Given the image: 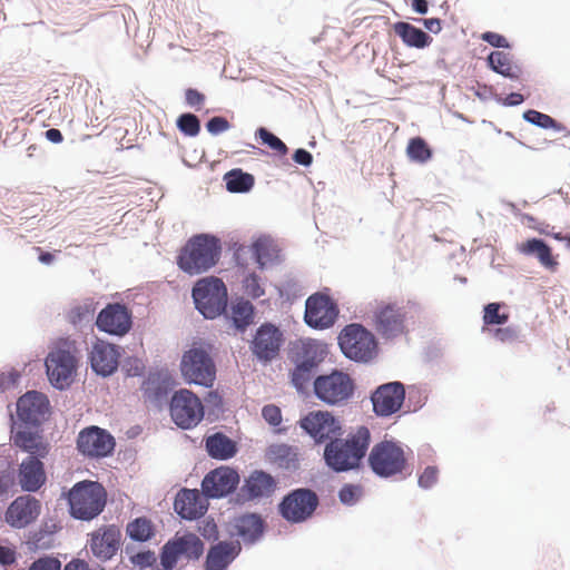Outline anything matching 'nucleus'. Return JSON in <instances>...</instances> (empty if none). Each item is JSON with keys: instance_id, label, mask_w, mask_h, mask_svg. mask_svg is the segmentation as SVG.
I'll return each instance as SVG.
<instances>
[{"instance_id": "8", "label": "nucleus", "mask_w": 570, "mask_h": 570, "mask_svg": "<svg viewBox=\"0 0 570 570\" xmlns=\"http://www.w3.org/2000/svg\"><path fill=\"white\" fill-rule=\"evenodd\" d=\"M180 371L184 379L194 384L212 386L216 379V366L209 352L191 347L181 357Z\"/></svg>"}, {"instance_id": "50", "label": "nucleus", "mask_w": 570, "mask_h": 570, "mask_svg": "<svg viewBox=\"0 0 570 570\" xmlns=\"http://www.w3.org/2000/svg\"><path fill=\"white\" fill-rule=\"evenodd\" d=\"M244 292L252 298H258L264 295L265 291L261 285L259 277L255 274H249L243 282Z\"/></svg>"}, {"instance_id": "48", "label": "nucleus", "mask_w": 570, "mask_h": 570, "mask_svg": "<svg viewBox=\"0 0 570 570\" xmlns=\"http://www.w3.org/2000/svg\"><path fill=\"white\" fill-rule=\"evenodd\" d=\"M523 118L528 122H531V124H533L538 127L544 128V129L559 128L558 122L552 117H550L549 115L542 114L540 111L533 110V109L527 110L523 114Z\"/></svg>"}, {"instance_id": "3", "label": "nucleus", "mask_w": 570, "mask_h": 570, "mask_svg": "<svg viewBox=\"0 0 570 570\" xmlns=\"http://www.w3.org/2000/svg\"><path fill=\"white\" fill-rule=\"evenodd\" d=\"M219 255L220 246L215 237L196 235L181 248L177 264L185 273L197 275L215 266Z\"/></svg>"}, {"instance_id": "20", "label": "nucleus", "mask_w": 570, "mask_h": 570, "mask_svg": "<svg viewBox=\"0 0 570 570\" xmlns=\"http://www.w3.org/2000/svg\"><path fill=\"white\" fill-rule=\"evenodd\" d=\"M283 343V333L273 324H263L252 341L253 354L263 362L275 358Z\"/></svg>"}, {"instance_id": "42", "label": "nucleus", "mask_w": 570, "mask_h": 570, "mask_svg": "<svg viewBox=\"0 0 570 570\" xmlns=\"http://www.w3.org/2000/svg\"><path fill=\"white\" fill-rule=\"evenodd\" d=\"M315 372L316 368L297 361L292 372V382L298 391H304L312 382Z\"/></svg>"}, {"instance_id": "59", "label": "nucleus", "mask_w": 570, "mask_h": 570, "mask_svg": "<svg viewBox=\"0 0 570 570\" xmlns=\"http://www.w3.org/2000/svg\"><path fill=\"white\" fill-rule=\"evenodd\" d=\"M293 159L295 163L307 167L312 164L313 156L309 151H307L303 148H299V149L295 150V153L293 155Z\"/></svg>"}, {"instance_id": "37", "label": "nucleus", "mask_w": 570, "mask_h": 570, "mask_svg": "<svg viewBox=\"0 0 570 570\" xmlns=\"http://www.w3.org/2000/svg\"><path fill=\"white\" fill-rule=\"evenodd\" d=\"M255 259L261 268L278 258V248L274 242L267 237H259L252 245Z\"/></svg>"}, {"instance_id": "27", "label": "nucleus", "mask_w": 570, "mask_h": 570, "mask_svg": "<svg viewBox=\"0 0 570 570\" xmlns=\"http://www.w3.org/2000/svg\"><path fill=\"white\" fill-rule=\"evenodd\" d=\"M12 442L16 446L36 459H43L48 455L50 445L38 432H32L28 428L19 429L12 435Z\"/></svg>"}, {"instance_id": "34", "label": "nucleus", "mask_w": 570, "mask_h": 570, "mask_svg": "<svg viewBox=\"0 0 570 570\" xmlns=\"http://www.w3.org/2000/svg\"><path fill=\"white\" fill-rule=\"evenodd\" d=\"M268 460L279 468L291 469L297 465V451L287 444H273L267 449Z\"/></svg>"}, {"instance_id": "25", "label": "nucleus", "mask_w": 570, "mask_h": 570, "mask_svg": "<svg viewBox=\"0 0 570 570\" xmlns=\"http://www.w3.org/2000/svg\"><path fill=\"white\" fill-rule=\"evenodd\" d=\"M120 530L116 525L99 529L92 534L90 549L101 560L111 559L120 544Z\"/></svg>"}, {"instance_id": "56", "label": "nucleus", "mask_w": 570, "mask_h": 570, "mask_svg": "<svg viewBox=\"0 0 570 570\" xmlns=\"http://www.w3.org/2000/svg\"><path fill=\"white\" fill-rule=\"evenodd\" d=\"M263 417L274 426H277L282 422V413L278 406L269 404L265 405L262 410Z\"/></svg>"}, {"instance_id": "45", "label": "nucleus", "mask_w": 570, "mask_h": 570, "mask_svg": "<svg viewBox=\"0 0 570 570\" xmlns=\"http://www.w3.org/2000/svg\"><path fill=\"white\" fill-rule=\"evenodd\" d=\"M177 128L189 137H195L200 131V121L194 114H183L177 118Z\"/></svg>"}, {"instance_id": "57", "label": "nucleus", "mask_w": 570, "mask_h": 570, "mask_svg": "<svg viewBox=\"0 0 570 570\" xmlns=\"http://www.w3.org/2000/svg\"><path fill=\"white\" fill-rule=\"evenodd\" d=\"M482 39L497 48H505L509 46L507 39L503 36L495 32H484L482 35Z\"/></svg>"}, {"instance_id": "53", "label": "nucleus", "mask_w": 570, "mask_h": 570, "mask_svg": "<svg viewBox=\"0 0 570 570\" xmlns=\"http://www.w3.org/2000/svg\"><path fill=\"white\" fill-rule=\"evenodd\" d=\"M439 476V470L436 466H426L419 476V485L424 489L433 487Z\"/></svg>"}, {"instance_id": "54", "label": "nucleus", "mask_w": 570, "mask_h": 570, "mask_svg": "<svg viewBox=\"0 0 570 570\" xmlns=\"http://www.w3.org/2000/svg\"><path fill=\"white\" fill-rule=\"evenodd\" d=\"M29 570H61V563L56 558H39L35 562H32Z\"/></svg>"}, {"instance_id": "26", "label": "nucleus", "mask_w": 570, "mask_h": 570, "mask_svg": "<svg viewBox=\"0 0 570 570\" xmlns=\"http://www.w3.org/2000/svg\"><path fill=\"white\" fill-rule=\"evenodd\" d=\"M242 551L240 542L219 541L212 546L207 552L205 569L206 570H226L228 566L237 558Z\"/></svg>"}, {"instance_id": "43", "label": "nucleus", "mask_w": 570, "mask_h": 570, "mask_svg": "<svg viewBox=\"0 0 570 570\" xmlns=\"http://www.w3.org/2000/svg\"><path fill=\"white\" fill-rule=\"evenodd\" d=\"M504 307L500 303H489L483 309V323L484 325H502L509 320V313L505 311L501 312Z\"/></svg>"}, {"instance_id": "22", "label": "nucleus", "mask_w": 570, "mask_h": 570, "mask_svg": "<svg viewBox=\"0 0 570 570\" xmlns=\"http://www.w3.org/2000/svg\"><path fill=\"white\" fill-rule=\"evenodd\" d=\"M50 410L48 397L40 392L29 391L17 401V414L26 423L40 424Z\"/></svg>"}, {"instance_id": "13", "label": "nucleus", "mask_w": 570, "mask_h": 570, "mask_svg": "<svg viewBox=\"0 0 570 570\" xmlns=\"http://www.w3.org/2000/svg\"><path fill=\"white\" fill-rule=\"evenodd\" d=\"M337 314V306L328 295L315 293L306 299L304 320L313 328L331 327Z\"/></svg>"}, {"instance_id": "40", "label": "nucleus", "mask_w": 570, "mask_h": 570, "mask_svg": "<svg viewBox=\"0 0 570 570\" xmlns=\"http://www.w3.org/2000/svg\"><path fill=\"white\" fill-rule=\"evenodd\" d=\"M226 187L232 193L248 191L254 185V177L250 174L243 173L240 169H234L225 175Z\"/></svg>"}, {"instance_id": "31", "label": "nucleus", "mask_w": 570, "mask_h": 570, "mask_svg": "<svg viewBox=\"0 0 570 570\" xmlns=\"http://www.w3.org/2000/svg\"><path fill=\"white\" fill-rule=\"evenodd\" d=\"M519 250L524 255H534L540 264L548 269L554 271L558 262L552 256L551 248L539 238H531L519 245Z\"/></svg>"}, {"instance_id": "1", "label": "nucleus", "mask_w": 570, "mask_h": 570, "mask_svg": "<svg viewBox=\"0 0 570 570\" xmlns=\"http://www.w3.org/2000/svg\"><path fill=\"white\" fill-rule=\"evenodd\" d=\"M204 553V542L191 532L168 540L160 549L159 563L154 551L146 550L130 556V562L140 570H180V561H196Z\"/></svg>"}, {"instance_id": "15", "label": "nucleus", "mask_w": 570, "mask_h": 570, "mask_svg": "<svg viewBox=\"0 0 570 570\" xmlns=\"http://www.w3.org/2000/svg\"><path fill=\"white\" fill-rule=\"evenodd\" d=\"M299 425L316 443L330 442L342 434L340 421L328 412H311L299 421Z\"/></svg>"}, {"instance_id": "52", "label": "nucleus", "mask_w": 570, "mask_h": 570, "mask_svg": "<svg viewBox=\"0 0 570 570\" xmlns=\"http://www.w3.org/2000/svg\"><path fill=\"white\" fill-rule=\"evenodd\" d=\"M185 100L189 107L198 111L204 107L206 97L197 89L188 88L185 91Z\"/></svg>"}, {"instance_id": "46", "label": "nucleus", "mask_w": 570, "mask_h": 570, "mask_svg": "<svg viewBox=\"0 0 570 570\" xmlns=\"http://www.w3.org/2000/svg\"><path fill=\"white\" fill-rule=\"evenodd\" d=\"M13 484L11 462L8 458L0 455V495L8 493Z\"/></svg>"}, {"instance_id": "19", "label": "nucleus", "mask_w": 570, "mask_h": 570, "mask_svg": "<svg viewBox=\"0 0 570 570\" xmlns=\"http://www.w3.org/2000/svg\"><path fill=\"white\" fill-rule=\"evenodd\" d=\"M96 325L101 332L122 336L131 328V314L122 304H108L99 312Z\"/></svg>"}, {"instance_id": "32", "label": "nucleus", "mask_w": 570, "mask_h": 570, "mask_svg": "<svg viewBox=\"0 0 570 570\" xmlns=\"http://www.w3.org/2000/svg\"><path fill=\"white\" fill-rule=\"evenodd\" d=\"M234 527L244 541L255 542L263 534L264 521L256 514H243L235 519Z\"/></svg>"}, {"instance_id": "64", "label": "nucleus", "mask_w": 570, "mask_h": 570, "mask_svg": "<svg viewBox=\"0 0 570 570\" xmlns=\"http://www.w3.org/2000/svg\"><path fill=\"white\" fill-rule=\"evenodd\" d=\"M63 570H89V568L85 561L77 559L66 564Z\"/></svg>"}, {"instance_id": "49", "label": "nucleus", "mask_w": 570, "mask_h": 570, "mask_svg": "<svg viewBox=\"0 0 570 570\" xmlns=\"http://www.w3.org/2000/svg\"><path fill=\"white\" fill-rule=\"evenodd\" d=\"M362 487L356 484H345L338 492V498L344 504H354L362 497Z\"/></svg>"}, {"instance_id": "55", "label": "nucleus", "mask_w": 570, "mask_h": 570, "mask_svg": "<svg viewBox=\"0 0 570 570\" xmlns=\"http://www.w3.org/2000/svg\"><path fill=\"white\" fill-rule=\"evenodd\" d=\"M206 128L212 135H218L228 130L230 128V124L226 118L216 116L207 121Z\"/></svg>"}, {"instance_id": "62", "label": "nucleus", "mask_w": 570, "mask_h": 570, "mask_svg": "<svg viewBox=\"0 0 570 570\" xmlns=\"http://www.w3.org/2000/svg\"><path fill=\"white\" fill-rule=\"evenodd\" d=\"M423 24L429 31L433 33H439L442 30L441 20L438 18L424 19Z\"/></svg>"}, {"instance_id": "16", "label": "nucleus", "mask_w": 570, "mask_h": 570, "mask_svg": "<svg viewBox=\"0 0 570 570\" xmlns=\"http://www.w3.org/2000/svg\"><path fill=\"white\" fill-rule=\"evenodd\" d=\"M405 311L394 303H381L374 312V326L384 337L391 338L405 332Z\"/></svg>"}, {"instance_id": "58", "label": "nucleus", "mask_w": 570, "mask_h": 570, "mask_svg": "<svg viewBox=\"0 0 570 570\" xmlns=\"http://www.w3.org/2000/svg\"><path fill=\"white\" fill-rule=\"evenodd\" d=\"M16 551L9 547L0 546V564L9 567L16 562Z\"/></svg>"}, {"instance_id": "10", "label": "nucleus", "mask_w": 570, "mask_h": 570, "mask_svg": "<svg viewBox=\"0 0 570 570\" xmlns=\"http://www.w3.org/2000/svg\"><path fill=\"white\" fill-rule=\"evenodd\" d=\"M173 421L181 429L196 426L204 417V406L199 397L188 390L175 392L170 401Z\"/></svg>"}, {"instance_id": "21", "label": "nucleus", "mask_w": 570, "mask_h": 570, "mask_svg": "<svg viewBox=\"0 0 570 570\" xmlns=\"http://www.w3.org/2000/svg\"><path fill=\"white\" fill-rule=\"evenodd\" d=\"M239 482L238 473L227 466L207 473L202 482L203 494L207 498H222L233 492Z\"/></svg>"}, {"instance_id": "18", "label": "nucleus", "mask_w": 570, "mask_h": 570, "mask_svg": "<svg viewBox=\"0 0 570 570\" xmlns=\"http://www.w3.org/2000/svg\"><path fill=\"white\" fill-rule=\"evenodd\" d=\"M41 512V503L31 495H20L8 507L4 513L6 522L16 529L26 528L35 522Z\"/></svg>"}, {"instance_id": "4", "label": "nucleus", "mask_w": 570, "mask_h": 570, "mask_svg": "<svg viewBox=\"0 0 570 570\" xmlns=\"http://www.w3.org/2000/svg\"><path fill=\"white\" fill-rule=\"evenodd\" d=\"M106 498V490L98 482H78L69 492L70 512L77 519L91 520L104 510Z\"/></svg>"}, {"instance_id": "11", "label": "nucleus", "mask_w": 570, "mask_h": 570, "mask_svg": "<svg viewBox=\"0 0 570 570\" xmlns=\"http://www.w3.org/2000/svg\"><path fill=\"white\" fill-rule=\"evenodd\" d=\"M318 505V497L309 489H296L288 493L279 504V512L292 523L307 520Z\"/></svg>"}, {"instance_id": "14", "label": "nucleus", "mask_w": 570, "mask_h": 570, "mask_svg": "<svg viewBox=\"0 0 570 570\" xmlns=\"http://www.w3.org/2000/svg\"><path fill=\"white\" fill-rule=\"evenodd\" d=\"M78 451L88 458H105L115 449L114 436L98 426L81 430L77 438Z\"/></svg>"}, {"instance_id": "60", "label": "nucleus", "mask_w": 570, "mask_h": 570, "mask_svg": "<svg viewBox=\"0 0 570 570\" xmlns=\"http://www.w3.org/2000/svg\"><path fill=\"white\" fill-rule=\"evenodd\" d=\"M200 532L206 539H217L218 535L217 525L214 521H206Z\"/></svg>"}, {"instance_id": "44", "label": "nucleus", "mask_w": 570, "mask_h": 570, "mask_svg": "<svg viewBox=\"0 0 570 570\" xmlns=\"http://www.w3.org/2000/svg\"><path fill=\"white\" fill-rule=\"evenodd\" d=\"M406 151L412 160L419 163H425L432 156L431 149L429 148L425 140L421 137L412 138L407 145Z\"/></svg>"}, {"instance_id": "33", "label": "nucleus", "mask_w": 570, "mask_h": 570, "mask_svg": "<svg viewBox=\"0 0 570 570\" xmlns=\"http://www.w3.org/2000/svg\"><path fill=\"white\" fill-rule=\"evenodd\" d=\"M206 450L213 459L228 460L237 452L236 443L223 433L206 439Z\"/></svg>"}, {"instance_id": "30", "label": "nucleus", "mask_w": 570, "mask_h": 570, "mask_svg": "<svg viewBox=\"0 0 570 570\" xmlns=\"http://www.w3.org/2000/svg\"><path fill=\"white\" fill-rule=\"evenodd\" d=\"M393 30L407 47L422 49L430 46L433 41L432 37H430L426 32L412 26L409 22H395L393 24Z\"/></svg>"}, {"instance_id": "51", "label": "nucleus", "mask_w": 570, "mask_h": 570, "mask_svg": "<svg viewBox=\"0 0 570 570\" xmlns=\"http://www.w3.org/2000/svg\"><path fill=\"white\" fill-rule=\"evenodd\" d=\"M493 337L501 343H512L519 338V332L515 327H499L493 331Z\"/></svg>"}, {"instance_id": "38", "label": "nucleus", "mask_w": 570, "mask_h": 570, "mask_svg": "<svg viewBox=\"0 0 570 570\" xmlns=\"http://www.w3.org/2000/svg\"><path fill=\"white\" fill-rule=\"evenodd\" d=\"M97 303L92 298H86L75 304L68 312V321L73 325L90 323L94 320Z\"/></svg>"}, {"instance_id": "29", "label": "nucleus", "mask_w": 570, "mask_h": 570, "mask_svg": "<svg viewBox=\"0 0 570 570\" xmlns=\"http://www.w3.org/2000/svg\"><path fill=\"white\" fill-rule=\"evenodd\" d=\"M275 488L276 481L271 474L264 471H254L245 481L243 491L247 498L256 499L271 495Z\"/></svg>"}, {"instance_id": "41", "label": "nucleus", "mask_w": 570, "mask_h": 570, "mask_svg": "<svg viewBox=\"0 0 570 570\" xmlns=\"http://www.w3.org/2000/svg\"><path fill=\"white\" fill-rule=\"evenodd\" d=\"M232 320L239 330H245L254 320V306L250 302L240 299L232 306Z\"/></svg>"}, {"instance_id": "2", "label": "nucleus", "mask_w": 570, "mask_h": 570, "mask_svg": "<svg viewBox=\"0 0 570 570\" xmlns=\"http://www.w3.org/2000/svg\"><path fill=\"white\" fill-rule=\"evenodd\" d=\"M371 442V433L366 426H358L345 439L335 438L326 443L323 458L326 465L334 472H346L360 468Z\"/></svg>"}, {"instance_id": "28", "label": "nucleus", "mask_w": 570, "mask_h": 570, "mask_svg": "<svg viewBox=\"0 0 570 570\" xmlns=\"http://www.w3.org/2000/svg\"><path fill=\"white\" fill-rule=\"evenodd\" d=\"M46 481L43 463L40 459L29 456L22 461L19 469V482L23 490L35 492Z\"/></svg>"}, {"instance_id": "35", "label": "nucleus", "mask_w": 570, "mask_h": 570, "mask_svg": "<svg viewBox=\"0 0 570 570\" xmlns=\"http://www.w3.org/2000/svg\"><path fill=\"white\" fill-rule=\"evenodd\" d=\"M127 535L137 542H147L155 537L156 528L150 519L138 517L126 525Z\"/></svg>"}, {"instance_id": "9", "label": "nucleus", "mask_w": 570, "mask_h": 570, "mask_svg": "<svg viewBox=\"0 0 570 570\" xmlns=\"http://www.w3.org/2000/svg\"><path fill=\"white\" fill-rule=\"evenodd\" d=\"M314 392L323 402L332 405L346 402L354 392V382L348 374L333 371L314 381Z\"/></svg>"}, {"instance_id": "17", "label": "nucleus", "mask_w": 570, "mask_h": 570, "mask_svg": "<svg viewBox=\"0 0 570 570\" xmlns=\"http://www.w3.org/2000/svg\"><path fill=\"white\" fill-rule=\"evenodd\" d=\"M404 399L405 389L401 382L382 384L372 394L373 411L379 416H390L400 411Z\"/></svg>"}, {"instance_id": "63", "label": "nucleus", "mask_w": 570, "mask_h": 570, "mask_svg": "<svg viewBox=\"0 0 570 570\" xmlns=\"http://www.w3.org/2000/svg\"><path fill=\"white\" fill-rule=\"evenodd\" d=\"M45 136L49 141L53 142V144H60L63 140V136H62L61 131L56 128L48 129L45 132Z\"/></svg>"}, {"instance_id": "61", "label": "nucleus", "mask_w": 570, "mask_h": 570, "mask_svg": "<svg viewBox=\"0 0 570 570\" xmlns=\"http://www.w3.org/2000/svg\"><path fill=\"white\" fill-rule=\"evenodd\" d=\"M18 375L14 373L0 374V391H4L10 386H13L17 382Z\"/></svg>"}, {"instance_id": "24", "label": "nucleus", "mask_w": 570, "mask_h": 570, "mask_svg": "<svg viewBox=\"0 0 570 570\" xmlns=\"http://www.w3.org/2000/svg\"><path fill=\"white\" fill-rule=\"evenodd\" d=\"M174 508L183 519L195 520L205 514L208 503L198 490L181 489L175 498Z\"/></svg>"}, {"instance_id": "6", "label": "nucleus", "mask_w": 570, "mask_h": 570, "mask_svg": "<svg viewBox=\"0 0 570 570\" xmlns=\"http://www.w3.org/2000/svg\"><path fill=\"white\" fill-rule=\"evenodd\" d=\"M193 298L206 318H215L226 309L227 288L220 278L205 277L194 286Z\"/></svg>"}, {"instance_id": "7", "label": "nucleus", "mask_w": 570, "mask_h": 570, "mask_svg": "<svg viewBox=\"0 0 570 570\" xmlns=\"http://www.w3.org/2000/svg\"><path fill=\"white\" fill-rule=\"evenodd\" d=\"M343 354L356 362H367L376 353L374 335L361 324L346 325L338 336Z\"/></svg>"}, {"instance_id": "5", "label": "nucleus", "mask_w": 570, "mask_h": 570, "mask_svg": "<svg viewBox=\"0 0 570 570\" xmlns=\"http://www.w3.org/2000/svg\"><path fill=\"white\" fill-rule=\"evenodd\" d=\"M368 466L381 478L402 474L407 466V456L402 445L383 440L373 445L367 456Z\"/></svg>"}, {"instance_id": "47", "label": "nucleus", "mask_w": 570, "mask_h": 570, "mask_svg": "<svg viewBox=\"0 0 570 570\" xmlns=\"http://www.w3.org/2000/svg\"><path fill=\"white\" fill-rule=\"evenodd\" d=\"M256 135L261 140L267 145L271 149L276 151L281 156H285L288 153L287 146L274 134L269 132L266 128H258Z\"/></svg>"}, {"instance_id": "36", "label": "nucleus", "mask_w": 570, "mask_h": 570, "mask_svg": "<svg viewBox=\"0 0 570 570\" xmlns=\"http://www.w3.org/2000/svg\"><path fill=\"white\" fill-rule=\"evenodd\" d=\"M490 67L498 73L511 78L518 79L520 76V68L512 62L509 53L503 51H493L488 58Z\"/></svg>"}, {"instance_id": "23", "label": "nucleus", "mask_w": 570, "mask_h": 570, "mask_svg": "<svg viewBox=\"0 0 570 570\" xmlns=\"http://www.w3.org/2000/svg\"><path fill=\"white\" fill-rule=\"evenodd\" d=\"M92 370L104 376L112 374L119 362L117 347L106 341L98 340L94 343L89 355Z\"/></svg>"}, {"instance_id": "39", "label": "nucleus", "mask_w": 570, "mask_h": 570, "mask_svg": "<svg viewBox=\"0 0 570 570\" xmlns=\"http://www.w3.org/2000/svg\"><path fill=\"white\" fill-rule=\"evenodd\" d=\"M325 354L326 347L324 344L316 341H307L302 344L297 361L317 368L320 363L324 360Z\"/></svg>"}, {"instance_id": "12", "label": "nucleus", "mask_w": 570, "mask_h": 570, "mask_svg": "<svg viewBox=\"0 0 570 570\" xmlns=\"http://www.w3.org/2000/svg\"><path fill=\"white\" fill-rule=\"evenodd\" d=\"M46 367L51 384L62 390L73 381L77 358L70 350L57 347L48 354Z\"/></svg>"}]
</instances>
